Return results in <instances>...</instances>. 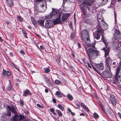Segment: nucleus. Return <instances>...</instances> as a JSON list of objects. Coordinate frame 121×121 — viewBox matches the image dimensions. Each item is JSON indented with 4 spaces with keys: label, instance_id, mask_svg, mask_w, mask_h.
Masks as SVG:
<instances>
[{
    "label": "nucleus",
    "instance_id": "nucleus-1",
    "mask_svg": "<svg viewBox=\"0 0 121 121\" xmlns=\"http://www.w3.org/2000/svg\"><path fill=\"white\" fill-rule=\"evenodd\" d=\"M95 43L94 42L92 43L88 44L87 46L90 48L88 49L85 48L86 53L90 60L94 59L99 55V52L97 50L95 47Z\"/></svg>",
    "mask_w": 121,
    "mask_h": 121
},
{
    "label": "nucleus",
    "instance_id": "nucleus-2",
    "mask_svg": "<svg viewBox=\"0 0 121 121\" xmlns=\"http://www.w3.org/2000/svg\"><path fill=\"white\" fill-rule=\"evenodd\" d=\"M35 2L37 4L36 9L37 11H45L47 9L46 3L44 0H35Z\"/></svg>",
    "mask_w": 121,
    "mask_h": 121
},
{
    "label": "nucleus",
    "instance_id": "nucleus-3",
    "mask_svg": "<svg viewBox=\"0 0 121 121\" xmlns=\"http://www.w3.org/2000/svg\"><path fill=\"white\" fill-rule=\"evenodd\" d=\"M95 0H85L83 3L81 4L80 8L83 13V15H86L87 13L86 9L87 8L89 10V7L87 5L90 6L94 3Z\"/></svg>",
    "mask_w": 121,
    "mask_h": 121
},
{
    "label": "nucleus",
    "instance_id": "nucleus-4",
    "mask_svg": "<svg viewBox=\"0 0 121 121\" xmlns=\"http://www.w3.org/2000/svg\"><path fill=\"white\" fill-rule=\"evenodd\" d=\"M81 40L85 42L86 39L87 41H90L89 34L87 30H84L82 31L80 34Z\"/></svg>",
    "mask_w": 121,
    "mask_h": 121
},
{
    "label": "nucleus",
    "instance_id": "nucleus-5",
    "mask_svg": "<svg viewBox=\"0 0 121 121\" xmlns=\"http://www.w3.org/2000/svg\"><path fill=\"white\" fill-rule=\"evenodd\" d=\"M104 30L100 29L99 30H98L96 31L94 35V37L95 39H99L100 37V35L101 34V35L102 36V40L104 42L105 46L106 47V41L104 39L103 36L102 35Z\"/></svg>",
    "mask_w": 121,
    "mask_h": 121
},
{
    "label": "nucleus",
    "instance_id": "nucleus-6",
    "mask_svg": "<svg viewBox=\"0 0 121 121\" xmlns=\"http://www.w3.org/2000/svg\"><path fill=\"white\" fill-rule=\"evenodd\" d=\"M58 13V15H70V14L69 13H67L63 12L62 11H59L56 9L53 8L52 9V11L50 13V15H56Z\"/></svg>",
    "mask_w": 121,
    "mask_h": 121
},
{
    "label": "nucleus",
    "instance_id": "nucleus-7",
    "mask_svg": "<svg viewBox=\"0 0 121 121\" xmlns=\"http://www.w3.org/2000/svg\"><path fill=\"white\" fill-rule=\"evenodd\" d=\"M111 61V60L110 58L108 57L106 60V66L108 69H107V70H108V72H107V71H106V74L107 75L106 78H110L111 77V74L110 72L109 71H110V66L112 63Z\"/></svg>",
    "mask_w": 121,
    "mask_h": 121
},
{
    "label": "nucleus",
    "instance_id": "nucleus-8",
    "mask_svg": "<svg viewBox=\"0 0 121 121\" xmlns=\"http://www.w3.org/2000/svg\"><path fill=\"white\" fill-rule=\"evenodd\" d=\"M121 69L120 66H119L116 70L115 78V80L117 81L119 80L121 82V72H120Z\"/></svg>",
    "mask_w": 121,
    "mask_h": 121
},
{
    "label": "nucleus",
    "instance_id": "nucleus-9",
    "mask_svg": "<svg viewBox=\"0 0 121 121\" xmlns=\"http://www.w3.org/2000/svg\"><path fill=\"white\" fill-rule=\"evenodd\" d=\"M61 16H58L57 17L52 20L53 24L54 25L59 24H61L62 22L61 20Z\"/></svg>",
    "mask_w": 121,
    "mask_h": 121
},
{
    "label": "nucleus",
    "instance_id": "nucleus-10",
    "mask_svg": "<svg viewBox=\"0 0 121 121\" xmlns=\"http://www.w3.org/2000/svg\"><path fill=\"white\" fill-rule=\"evenodd\" d=\"M52 21L51 20L46 21L45 22V26L47 28H50L52 27L53 25V23Z\"/></svg>",
    "mask_w": 121,
    "mask_h": 121
},
{
    "label": "nucleus",
    "instance_id": "nucleus-11",
    "mask_svg": "<svg viewBox=\"0 0 121 121\" xmlns=\"http://www.w3.org/2000/svg\"><path fill=\"white\" fill-rule=\"evenodd\" d=\"M7 108L11 112H13L14 114H16L17 113V112L16 111L15 108L13 106H8Z\"/></svg>",
    "mask_w": 121,
    "mask_h": 121
},
{
    "label": "nucleus",
    "instance_id": "nucleus-12",
    "mask_svg": "<svg viewBox=\"0 0 121 121\" xmlns=\"http://www.w3.org/2000/svg\"><path fill=\"white\" fill-rule=\"evenodd\" d=\"M44 78L45 80V82L48 86H51L52 85V83L51 82L49 78L46 77H44Z\"/></svg>",
    "mask_w": 121,
    "mask_h": 121
},
{
    "label": "nucleus",
    "instance_id": "nucleus-13",
    "mask_svg": "<svg viewBox=\"0 0 121 121\" xmlns=\"http://www.w3.org/2000/svg\"><path fill=\"white\" fill-rule=\"evenodd\" d=\"M110 99L112 103L113 104H115L116 103V100L115 99L114 95H110Z\"/></svg>",
    "mask_w": 121,
    "mask_h": 121
},
{
    "label": "nucleus",
    "instance_id": "nucleus-14",
    "mask_svg": "<svg viewBox=\"0 0 121 121\" xmlns=\"http://www.w3.org/2000/svg\"><path fill=\"white\" fill-rule=\"evenodd\" d=\"M95 66L98 69L100 70H102L104 67L103 64L102 63L96 64Z\"/></svg>",
    "mask_w": 121,
    "mask_h": 121
},
{
    "label": "nucleus",
    "instance_id": "nucleus-15",
    "mask_svg": "<svg viewBox=\"0 0 121 121\" xmlns=\"http://www.w3.org/2000/svg\"><path fill=\"white\" fill-rule=\"evenodd\" d=\"M31 21L33 24L35 26L37 27V24L36 22L35 18L33 17H31Z\"/></svg>",
    "mask_w": 121,
    "mask_h": 121
},
{
    "label": "nucleus",
    "instance_id": "nucleus-16",
    "mask_svg": "<svg viewBox=\"0 0 121 121\" xmlns=\"http://www.w3.org/2000/svg\"><path fill=\"white\" fill-rule=\"evenodd\" d=\"M6 2L8 6L9 7H11L13 5V2L12 0H8L6 1Z\"/></svg>",
    "mask_w": 121,
    "mask_h": 121
},
{
    "label": "nucleus",
    "instance_id": "nucleus-17",
    "mask_svg": "<svg viewBox=\"0 0 121 121\" xmlns=\"http://www.w3.org/2000/svg\"><path fill=\"white\" fill-rule=\"evenodd\" d=\"M44 21L40 19H39L37 22L39 24V25L41 26H44Z\"/></svg>",
    "mask_w": 121,
    "mask_h": 121
},
{
    "label": "nucleus",
    "instance_id": "nucleus-18",
    "mask_svg": "<svg viewBox=\"0 0 121 121\" xmlns=\"http://www.w3.org/2000/svg\"><path fill=\"white\" fill-rule=\"evenodd\" d=\"M31 95V93L28 90H26L24 91L23 95L24 96H26L27 95Z\"/></svg>",
    "mask_w": 121,
    "mask_h": 121
},
{
    "label": "nucleus",
    "instance_id": "nucleus-19",
    "mask_svg": "<svg viewBox=\"0 0 121 121\" xmlns=\"http://www.w3.org/2000/svg\"><path fill=\"white\" fill-rule=\"evenodd\" d=\"M19 118V116L17 113L15 114V115L13 118V121H18Z\"/></svg>",
    "mask_w": 121,
    "mask_h": 121
},
{
    "label": "nucleus",
    "instance_id": "nucleus-20",
    "mask_svg": "<svg viewBox=\"0 0 121 121\" xmlns=\"http://www.w3.org/2000/svg\"><path fill=\"white\" fill-rule=\"evenodd\" d=\"M9 84L7 87V90L9 91H10L13 90V88L11 85V82L10 80H9Z\"/></svg>",
    "mask_w": 121,
    "mask_h": 121
},
{
    "label": "nucleus",
    "instance_id": "nucleus-21",
    "mask_svg": "<svg viewBox=\"0 0 121 121\" xmlns=\"http://www.w3.org/2000/svg\"><path fill=\"white\" fill-rule=\"evenodd\" d=\"M69 16H62L61 17V21H64L66 20L68 17Z\"/></svg>",
    "mask_w": 121,
    "mask_h": 121
},
{
    "label": "nucleus",
    "instance_id": "nucleus-22",
    "mask_svg": "<svg viewBox=\"0 0 121 121\" xmlns=\"http://www.w3.org/2000/svg\"><path fill=\"white\" fill-rule=\"evenodd\" d=\"M11 115V113L10 112L8 111L6 113H4V115L6 116L7 117H9Z\"/></svg>",
    "mask_w": 121,
    "mask_h": 121
},
{
    "label": "nucleus",
    "instance_id": "nucleus-23",
    "mask_svg": "<svg viewBox=\"0 0 121 121\" xmlns=\"http://www.w3.org/2000/svg\"><path fill=\"white\" fill-rule=\"evenodd\" d=\"M58 96V97H61L62 96V94L60 91H57L55 93Z\"/></svg>",
    "mask_w": 121,
    "mask_h": 121
},
{
    "label": "nucleus",
    "instance_id": "nucleus-24",
    "mask_svg": "<svg viewBox=\"0 0 121 121\" xmlns=\"http://www.w3.org/2000/svg\"><path fill=\"white\" fill-rule=\"evenodd\" d=\"M121 37V34H119L117 35H114V38L116 40H117V39L120 38Z\"/></svg>",
    "mask_w": 121,
    "mask_h": 121
},
{
    "label": "nucleus",
    "instance_id": "nucleus-25",
    "mask_svg": "<svg viewBox=\"0 0 121 121\" xmlns=\"http://www.w3.org/2000/svg\"><path fill=\"white\" fill-rule=\"evenodd\" d=\"M56 112L58 113V115L60 117H61L62 116V114L61 112L59 110H56Z\"/></svg>",
    "mask_w": 121,
    "mask_h": 121
},
{
    "label": "nucleus",
    "instance_id": "nucleus-26",
    "mask_svg": "<svg viewBox=\"0 0 121 121\" xmlns=\"http://www.w3.org/2000/svg\"><path fill=\"white\" fill-rule=\"evenodd\" d=\"M67 98L69 100H71L73 99V98L72 96L70 94L68 95H67Z\"/></svg>",
    "mask_w": 121,
    "mask_h": 121
},
{
    "label": "nucleus",
    "instance_id": "nucleus-27",
    "mask_svg": "<svg viewBox=\"0 0 121 121\" xmlns=\"http://www.w3.org/2000/svg\"><path fill=\"white\" fill-rule=\"evenodd\" d=\"M110 48L108 47L107 45H106V56L109 54V51Z\"/></svg>",
    "mask_w": 121,
    "mask_h": 121
},
{
    "label": "nucleus",
    "instance_id": "nucleus-28",
    "mask_svg": "<svg viewBox=\"0 0 121 121\" xmlns=\"http://www.w3.org/2000/svg\"><path fill=\"white\" fill-rule=\"evenodd\" d=\"M99 105H100L101 108L102 110L105 113H106L105 111L104 110V109L103 105L101 103L99 104Z\"/></svg>",
    "mask_w": 121,
    "mask_h": 121
},
{
    "label": "nucleus",
    "instance_id": "nucleus-29",
    "mask_svg": "<svg viewBox=\"0 0 121 121\" xmlns=\"http://www.w3.org/2000/svg\"><path fill=\"white\" fill-rule=\"evenodd\" d=\"M57 106L60 109L62 110V111H63L64 108L61 104H58L57 105Z\"/></svg>",
    "mask_w": 121,
    "mask_h": 121
},
{
    "label": "nucleus",
    "instance_id": "nucleus-30",
    "mask_svg": "<svg viewBox=\"0 0 121 121\" xmlns=\"http://www.w3.org/2000/svg\"><path fill=\"white\" fill-rule=\"evenodd\" d=\"M20 117L19 118V120L20 121L23 119H25V117H24L23 116V115L21 114H20Z\"/></svg>",
    "mask_w": 121,
    "mask_h": 121
},
{
    "label": "nucleus",
    "instance_id": "nucleus-31",
    "mask_svg": "<svg viewBox=\"0 0 121 121\" xmlns=\"http://www.w3.org/2000/svg\"><path fill=\"white\" fill-rule=\"evenodd\" d=\"M22 31L23 34L25 36V37L26 38H27V33L26 31L24 30H22Z\"/></svg>",
    "mask_w": 121,
    "mask_h": 121
},
{
    "label": "nucleus",
    "instance_id": "nucleus-32",
    "mask_svg": "<svg viewBox=\"0 0 121 121\" xmlns=\"http://www.w3.org/2000/svg\"><path fill=\"white\" fill-rule=\"evenodd\" d=\"M17 17L18 19L20 22H21L23 21L22 18L20 16H18Z\"/></svg>",
    "mask_w": 121,
    "mask_h": 121
},
{
    "label": "nucleus",
    "instance_id": "nucleus-33",
    "mask_svg": "<svg viewBox=\"0 0 121 121\" xmlns=\"http://www.w3.org/2000/svg\"><path fill=\"white\" fill-rule=\"evenodd\" d=\"M119 34H121L120 33V32L119 31L117 30H115V35H116Z\"/></svg>",
    "mask_w": 121,
    "mask_h": 121
},
{
    "label": "nucleus",
    "instance_id": "nucleus-34",
    "mask_svg": "<svg viewBox=\"0 0 121 121\" xmlns=\"http://www.w3.org/2000/svg\"><path fill=\"white\" fill-rule=\"evenodd\" d=\"M52 16H45V17L46 19H50L52 18Z\"/></svg>",
    "mask_w": 121,
    "mask_h": 121
},
{
    "label": "nucleus",
    "instance_id": "nucleus-35",
    "mask_svg": "<svg viewBox=\"0 0 121 121\" xmlns=\"http://www.w3.org/2000/svg\"><path fill=\"white\" fill-rule=\"evenodd\" d=\"M75 36V34L74 33H72L71 34V35L70 36V37L72 39H73Z\"/></svg>",
    "mask_w": 121,
    "mask_h": 121
},
{
    "label": "nucleus",
    "instance_id": "nucleus-36",
    "mask_svg": "<svg viewBox=\"0 0 121 121\" xmlns=\"http://www.w3.org/2000/svg\"><path fill=\"white\" fill-rule=\"evenodd\" d=\"M94 117L95 118H97L99 117L98 115L96 113H95L93 114Z\"/></svg>",
    "mask_w": 121,
    "mask_h": 121
},
{
    "label": "nucleus",
    "instance_id": "nucleus-37",
    "mask_svg": "<svg viewBox=\"0 0 121 121\" xmlns=\"http://www.w3.org/2000/svg\"><path fill=\"white\" fill-rule=\"evenodd\" d=\"M55 83L56 84H59L61 83V82L58 80H56L55 81Z\"/></svg>",
    "mask_w": 121,
    "mask_h": 121
},
{
    "label": "nucleus",
    "instance_id": "nucleus-38",
    "mask_svg": "<svg viewBox=\"0 0 121 121\" xmlns=\"http://www.w3.org/2000/svg\"><path fill=\"white\" fill-rule=\"evenodd\" d=\"M102 50H104V52H105V55L104 56L106 58V48L105 47L101 49Z\"/></svg>",
    "mask_w": 121,
    "mask_h": 121
},
{
    "label": "nucleus",
    "instance_id": "nucleus-39",
    "mask_svg": "<svg viewBox=\"0 0 121 121\" xmlns=\"http://www.w3.org/2000/svg\"><path fill=\"white\" fill-rule=\"evenodd\" d=\"M112 112V109L110 108H109V109L108 110V112L109 114H110Z\"/></svg>",
    "mask_w": 121,
    "mask_h": 121
},
{
    "label": "nucleus",
    "instance_id": "nucleus-40",
    "mask_svg": "<svg viewBox=\"0 0 121 121\" xmlns=\"http://www.w3.org/2000/svg\"><path fill=\"white\" fill-rule=\"evenodd\" d=\"M90 63H91V65L92 67L93 68V69L95 71H96L97 73H98V71L97 70V69L95 67H94L91 64V62H90Z\"/></svg>",
    "mask_w": 121,
    "mask_h": 121
},
{
    "label": "nucleus",
    "instance_id": "nucleus-41",
    "mask_svg": "<svg viewBox=\"0 0 121 121\" xmlns=\"http://www.w3.org/2000/svg\"><path fill=\"white\" fill-rule=\"evenodd\" d=\"M6 73L7 75H11V73L8 71H6Z\"/></svg>",
    "mask_w": 121,
    "mask_h": 121
},
{
    "label": "nucleus",
    "instance_id": "nucleus-42",
    "mask_svg": "<svg viewBox=\"0 0 121 121\" xmlns=\"http://www.w3.org/2000/svg\"><path fill=\"white\" fill-rule=\"evenodd\" d=\"M50 71V69L48 68L46 69L45 70V72L48 73Z\"/></svg>",
    "mask_w": 121,
    "mask_h": 121
},
{
    "label": "nucleus",
    "instance_id": "nucleus-43",
    "mask_svg": "<svg viewBox=\"0 0 121 121\" xmlns=\"http://www.w3.org/2000/svg\"><path fill=\"white\" fill-rule=\"evenodd\" d=\"M102 74L105 77H106V72L104 71L103 72Z\"/></svg>",
    "mask_w": 121,
    "mask_h": 121
},
{
    "label": "nucleus",
    "instance_id": "nucleus-44",
    "mask_svg": "<svg viewBox=\"0 0 121 121\" xmlns=\"http://www.w3.org/2000/svg\"><path fill=\"white\" fill-rule=\"evenodd\" d=\"M20 52L21 54L23 55L25 54L24 51L22 50H20Z\"/></svg>",
    "mask_w": 121,
    "mask_h": 121
},
{
    "label": "nucleus",
    "instance_id": "nucleus-45",
    "mask_svg": "<svg viewBox=\"0 0 121 121\" xmlns=\"http://www.w3.org/2000/svg\"><path fill=\"white\" fill-rule=\"evenodd\" d=\"M81 105L82 107H83L84 108L86 106L84 104V103H82L81 104Z\"/></svg>",
    "mask_w": 121,
    "mask_h": 121
},
{
    "label": "nucleus",
    "instance_id": "nucleus-46",
    "mask_svg": "<svg viewBox=\"0 0 121 121\" xmlns=\"http://www.w3.org/2000/svg\"><path fill=\"white\" fill-rule=\"evenodd\" d=\"M86 64H87V66L89 67V68H91V67L90 65V64H89V63L88 62H87L86 63Z\"/></svg>",
    "mask_w": 121,
    "mask_h": 121
},
{
    "label": "nucleus",
    "instance_id": "nucleus-47",
    "mask_svg": "<svg viewBox=\"0 0 121 121\" xmlns=\"http://www.w3.org/2000/svg\"><path fill=\"white\" fill-rule=\"evenodd\" d=\"M50 111L52 112L54 111V108H52L50 109Z\"/></svg>",
    "mask_w": 121,
    "mask_h": 121
},
{
    "label": "nucleus",
    "instance_id": "nucleus-48",
    "mask_svg": "<svg viewBox=\"0 0 121 121\" xmlns=\"http://www.w3.org/2000/svg\"><path fill=\"white\" fill-rule=\"evenodd\" d=\"M5 70L4 69H3V72L2 73V75H3V76H4L5 75Z\"/></svg>",
    "mask_w": 121,
    "mask_h": 121
},
{
    "label": "nucleus",
    "instance_id": "nucleus-49",
    "mask_svg": "<svg viewBox=\"0 0 121 121\" xmlns=\"http://www.w3.org/2000/svg\"><path fill=\"white\" fill-rule=\"evenodd\" d=\"M84 108L87 111V112H88L89 111V109L86 106H85Z\"/></svg>",
    "mask_w": 121,
    "mask_h": 121
},
{
    "label": "nucleus",
    "instance_id": "nucleus-50",
    "mask_svg": "<svg viewBox=\"0 0 121 121\" xmlns=\"http://www.w3.org/2000/svg\"><path fill=\"white\" fill-rule=\"evenodd\" d=\"M23 104V102L21 100L20 101V105L22 106Z\"/></svg>",
    "mask_w": 121,
    "mask_h": 121
},
{
    "label": "nucleus",
    "instance_id": "nucleus-51",
    "mask_svg": "<svg viewBox=\"0 0 121 121\" xmlns=\"http://www.w3.org/2000/svg\"><path fill=\"white\" fill-rule=\"evenodd\" d=\"M118 54L119 56V58L120 59H121V52H120Z\"/></svg>",
    "mask_w": 121,
    "mask_h": 121
},
{
    "label": "nucleus",
    "instance_id": "nucleus-52",
    "mask_svg": "<svg viewBox=\"0 0 121 121\" xmlns=\"http://www.w3.org/2000/svg\"><path fill=\"white\" fill-rule=\"evenodd\" d=\"M40 48L42 50H43L44 48L41 45L40 47Z\"/></svg>",
    "mask_w": 121,
    "mask_h": 121
},
{
    "label": "nucleus",
    "instance_id": "nucleus-53",
    "mask_svg": "<svg viewBox=\"0 0 121 121\" xmlns=\"http://www.w3.org/2000/svg\"><path fill=\"white\" fill-rule=\"evenodd\" d=\"M10 55L11 56H13L14 55L13 53L12 52H11L10 53Z\"/></svg>",
    "mask_w": 121,
    "mask_h": 121
},
{
    "label": "nucleus",
    "instance_id": "nucleus-54",
    "mask_svg": "<svg viewBox=\"0 0 121 121\" xmlns=\"http://www.w3.org/2000/svg\"><path fill=\"white\" fill-rule=\"evenodd\" d=\"M78 47L79 48H81V46L80 43H78Z\"/></svg>",
    "mask_w": 121,
    "mask_h": 121
},
{
    "label": "nucleus",
    "instance_id": "nucleus-55",
    "mask_svg": "<svg viewBox=\"0 0 121 121\" xmlns=\"http://www.w3.org/2000/svg\"><path fill=\"white\" fill-rule=\"evenodd\" d=\"M52 101H53V102L54 103H56V100L55 99H52Z\"/></svg>",
    "mask_w": 121,
    "mask_h": 121
},
{
    "label": "nucleus",
    "instance_id": "nucleus-56",
    "mask_svg": "<svg viewBox=\"0 0 121 121\" xmlns=\"http://www.w3.org/2000/svg\"><path fill=\"white\" fill-rule=\"evenodd\" d=\"M37 106L38 107H39V108H41V106L40 104H37Z\"/></svg>",
    "mask_w": 121,
    "mask_h": 121
},
{
    "label": "nucleus",
    "instance_id": "nucleus-57",
    "mask_svg": "<svg viewBox=\"0 0 121 121\" xmlns=\"http://www.w3.org/2000/svg\"><path fill=\"white\" fill-rule=\"evenodd\" d=\"M118 114L119 116V117L121 119V113L120 112H118Z\"/></svg>",
    "mask_w": 121,
    "mask_h": 121
},
{
    "label": "nucleus",
    "instance_id": "nucleus-58",
    "mask_svg": "<svg viewBox=\"0 0 121 121\" xmlns=\"http://www.w3.org/2000/svg\"><path fill=\"white\" fill-rule=\"evenodd\" d=\"M54 118L55 121H59V120L56 118L54 117Z\"/></svg>",
    "mask_w": 121,
    "mask_h": 121
},
{
    "label": "nucleus",
    "instance_id": "nucleus-59",
    "mask_svg": "<svg viewBox=\"0 0 121 121\" xmlns=\"http://www.w3.org/2000/svg\"><path fill=\"white\" fill-rule=\"evenodd\" d=\"M98 16L97 17V18L98 19V21H99V20L101 19V18L100 17H99Z\"/></svg>",
    "mask_w": 121,
    "mask_h": 121
},
{
    "label": "nucleus",
    "instance_id": "nucleus-60",
    "mask_svg": "<svg viewBox=\"0 0 121 121\" xmlns=\"http://www.w3.org/2000/svg\"><path fill=\"white\" fill-rule=\"evenodd\" d=\"M76 106L78 108H79L80 107V106L79 105L77 104H76Z\"/></svg>",
    "mask_w": 121,
    "mask_h": 121
},
{
    "label": "nucleus",
    "instance_id": "nucleus-61",
    "mask_svg": "<svg viewBox=\"0 0 121 121\" xmlns=\"http://www.w3.org/2000/svg\"><path fill=\"white\" fill-rule=\"evenodd\" d=\"M71 114H72V115L73 116H74L75 115V113L72 112H71Z\"/></svg>",
    "mask_w": 121,
    "mask_h": 121
},
{
    "label": "nucleus",
    "instance_id": "nucleus-62",
    "mask_svg": "<svg viewBox=\"0 0 121 121\" xmlns=\"http://www.w3.org/2000/svg\"><path fill=\"white\" fill-rule=\"evenodd\" d=\"M68 111L70 112L71 113L72 111H71L70 109L69 108H68Z\"/></svg>",
    "mask_w": 121,
    "mask_h": 121
},
{
    "label": "nucleus",
    "instance_id": "nucleus-63",
    "mask_svg": "<svg viewBox=\"0 0 121 121\" xmlns=\"http://www.w3.org/2000/svg\"><path fill=\"white\" fill-rule=\"evenodd\" d=\"M6 23L7 24H10V22L8 21H7L6 22Z\"/></svg>",
    "mask_w": 121,
    "mask_h": 121
},
{
    "label": "nucleus",
    "instance_id": "nucleus-64",
    "mask_svg": "<svg viewBox=\"0 0 121 121\" xmlns=\"http://www.w3.org/2000/svg\"><path fill=\"white\" fill-rule=\"evenodd\" d=\"M45 91L46 93H47L48 92V91L47 89H45Z\"/></svg>",
    "mask_w": 121,
    "mask_h": 121
}]
</instances>
